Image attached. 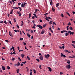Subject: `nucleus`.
<instances>
[{"label": "nucleus", "instance_id": "6ab92c4d", "mask_svg": "<svg viewBox=\"0 0 75 75\" xmlns=\"http://www.w3.org/2000/svg\"><path fill=\"white\" fill-rule=\"evenodd\" d=\"M50 24H52V21H50L49 22Z\"/></svg>", "mask_w": 75, "mask_h": 75}, {"label": "nucleus", "instance_id": "2eb2a0df", "mask_svg": "<svg viewBox=\"0 0 75 75\" xmlns=\"http://www.w3.org/2000/svg\"><path fill=\"white\" fill-rule=\"evenodd\" d=\"M48 69H49V71L50 72H51V68H50V67H48Z\"/></svg>", "mask_w": 75, "mask_h": 75}, {"label": "nucleus", "instance_id": "e433bc0d", "mask_svg": "<svg viewBox=\"0 0 75 75\" xmlns=\"http://www.w3.org/2000/svg\"><path fill=\"white\" fill-rule=\"evenodd\" d=\"M18 59H19L20 61H21V59H20V57H18Z\"/></svg>", "mask_w": 75, "mask_h": 75}, {"label": "nucleus", "instance_id": "39448f33", "mask_svg": "<svg viewBox=\"0 0 75 75\" xmlns=\"http://www.w3.org/2000/svg\"><path fill=\"white\" fill-rule=\"evenodd\" d=\"M39 58L41 60H43V57H42V55L41 56L39 57Z\"/></svg>", "mask_w": 75, "mask_h": 75}, {"label": "nucleus", "instance_id": "49530a36", "mask_svg": "<svg viewBox=\"0 0 75 75\" xmlns=\"http://www.w3.org/2000/svg\"><path fill=\"white\" fill-rule=\"evenodd\" d=\"M41 65H40L39 68H40V69H42V68H41Z\"/></svg>", "mask_w": 75, "mask_h": 75}, {"label": "nucleus", "instance_id": "69168bd1", "mask_svg": "<svg viewBox=\"0 0 75 75\" xmlns=\"http://www.w3.org/2000/svg\"><path fill=\"white\" fill-rule=\"evenodd\" d=\"M3 23H4V22L3 21H0V23H2L3 24Z\"/></svg>", "mask_w": 75, "mask_h": 75}, {"label": "nucleus", "instance_id": "c85d7f7f", "mask_svg": "<svg viewBox=\"0 0 75 75\" xmlns=\"http://www.w3.org/2000/svg\"><path fill=\"white\" fill-rule=\"evenodd\" d=\"M23 4H24V7L25 6V4H27V3H26L24 2Z\"/></svg>", "mask_w": 75, "mask_h": 75}, {"label": "nucleus", "instance_id": "052dcab7", "mask_svg": "<svg viewBox=\"0 0 75 75\" xmlns=\"http://www.w3.org/2000/svg\"><path fill=\"white\" fill-rule=\"evenodd\" d=\"M13 54H16V51L13 52Z\"/></svg>", "mask_w": 75, "mask_h": 75}, {"label": "nucleus", "instance_id": "58836bf2", "mask_svg": "<svg viewBox=\"0 0 75 75\" xmlns=\"http://www.w3.org/2000/svg\"><path fill=\"white\" fill-rule=\"evenodd\" d=\"M67 25H71V23L69 22Z\"/></svg>", "mask_w": 75, "mask_h": 75}, {"label": "nucleus", "instance_id": "4be33fe9", "mask_svg": "<svg viewBox=\"0 0 75 75\" xmlns=\"http://www.w3.org/2000/svg\"><path fill=\"white\" fill-rule=\"evenodd\" d=\"M64 55V54H63L62 53H61V57H62Z\"/></svg>", "mask_w": 75, "mask_h": 75}, {"label": "nucleus", "instance_id": "c756f323", "mask_svg": "<svg viewBox=\"0 0 75 75\" xmlns=\"http://www.w3.org/2000/svg\"><path fill=\"white\" fill-rule=\"evenodd\" d=\"M66 13L67 14L69 15V16L70 17V16H71L70 15V14H69V13L68 12H67Z\"/></svg>", "mask_w": 75, "mask_h": 75}, {"label": "nucleus", "instance_id": "774afa93", "mask_svg": "<svg viewBox=\"0 0 75 75\" xmlns=\"http://www.w3.org/2000/svg\"><path fill=\"white\" fill-rule=\"evenodd\" d=\"M32 18H33V19H34L35 17H34V16H33L32 17Z\"/></svg>", "mask_w": 75, "mask_h": 75}, {"label": "nucleus", "instance_id": "412c9836", "mask_svg": "<svg viewBox=\"0 0 75 75\" xmlns=\"http://www.w3.org/2000/svg\"><path fill=\"white\" fill-rule=\"evenodd\" d=\"M24 54H21V56L22 57V58H24Z\"/></svg>", "mask_w": 75, "mask_h": 75}, {"label": "nucleus", "instance_id": "864d4df0", "mask_svg": "<svg viewBox=\"0 0 75 75\" xmlns=\"http://www.w3.org/2000/svg\"><path fill=\"white\" fill-rule=\"evenodd\" d=\"M15 60V58H12V59H11L12 61H14Z\"/></svg>", "mask_w": 75, "mask_h": 75}, {"label": "nucleus", "instance_id": "bf43d9fd", "mask_svg": "<svg viewBox=\"0 0 75 75\" xmlns=\"http://www.w3.org/2000/svg\"><path fill=\"white\" fill-rule=\"evenodd\" d=\"M30 33H33V30H30Z\"/></svg>", "mask_w": 75, "mask_h": 75}, {"label": "nucleus", "instance_id": "6e6d98bb", "mask_svg": "<svg viewBox=\"0 0 75 75\" xmlns=\"http://www.w3.org/2000/svg\"><path fill=\"white\" fill-rule=\"evenodd\" d=\"M64 33V31L62 30L61 31V33H62V34H63V33Z\"/></svg>", "mask_w": 75, "mask_h": 75}, {"label": "nucleus", "instance_id": "4468645a", "mask_svg": "<svg viewBox=\"0 0 75 75\" xmlns=\"http://www.w3.org/2000/svg\"><path fill=\"white\" fill-rule=\"evenodd\" d=\"M27 59H28V61H30V58L29 57H28V56H27Z\"/></svg>", "mask_w": 75, "mask_h": 75}, {"label": "nucleus", "instance_id": "f704fd0d", "mask_svg": "<svg viewBox=\"0 0 75 75\" xmlns=\"http://www.w3.org/2000/svg\"><path fill=\"white\" fill-rule=\"evenodd\" d=\"M16 26L18 28H20V27H19V26H18V24L16 25Z\"/></svg>", "mask_w": 75, "mask_h": 75}, {"label": "nucleus", "instance_id": "338daca9", "mask_svg": "<svg viewBox=\"0 0 75 75\" xmlns=\"http://www.w3.org/2000/svg\"><path fill=\"white\" fill-rule=\"evenodd\" d=\"M27 21L28 23H30V21H29V20H27Z\"/></svg>", "mask_w": 75, "mask_h": 75}, {"label": "nucleus", "instance_id": "aec40b11", "mask_svg": "<svg viewBox=\"0 0 75 75\" xmlns=\"http://www.w3.org/2000/svg\"><path fill=\"white\" fill-rule=\"evenodd\" d=\"M22 23L21 24V26H23V24H24V23H23V21H21Z\"/></svg>", "mask_w": 75, "mask_h": 75}, {"label": "nucleus", "instance_id": "473e14b6", "mask_svg": "<svg viewBox=\"0 0 75 75\" xmlns=\"http://www.w3.org/2000/svg\"><path fill=\"white\" fill-rule=\"evenodd\" d=\"M21 41H22V40H23V38H20L19 39Z\"/></svg>", "mask_w": 75, "mask_h": 75}, {"label": "nucleus", "instance_id": "9d476101", "mask_svg": "<svg viewBox=\"0 0 75 75\" xmlns=\"http://www.w3.org/2000/svg\"><path fill=\"white\" fill-rule=\"evenodd\" d=\"M45 31V30H42V31L41 32V34H43L44 33Z\"/></svg>", "mask_w": 75, "mask_h": 75}, {"label": "nucleus", "instance_id": "a878e982", "mask_svg": "<svg viewBox=\"0 0 75 75\" xmlns=\"http://www.w3.org/2000/svg\"><path fill=\"white\" fill-rule=\"evenodd\" d=\"M45 19L46 20H47V21H49V20L48 19V17H46L45 18Z\"/></svg>", "mask_w": 75, "mask_h": 75}, {"label": "nucleus", "instance_id": "7c9ffc66", "mask_svg": "<svg viewBox=\"0 0 75 75\" xmlns=\"http://www.w3.org/2000/svg\"><path fill=\"white\" fill-rule=\"evenodd\" d=\"M33 72L35 74H36V71H35V70L33 69Z\"/></svg>", "mask_w": 75, "mask_h": 75}, {"label": "nucleus", "instance_id": "7ed1b4c3", "mask_svg": "<svg viewBox=\"0 0 75 75\" xmlns=\"http://www.w3.org/2000/svg\"><path fill=\"white\" fill-rule=\"evenodd\" d=\"M66 68L68 69H70L71 68V66L70 65V64L67 65Z\"/></svg>", "mask_w": 75, "mask_h": 75}, {"label": "nucleus", "instance_id": "bb28decb", "mask_svg": "<svg viewBox=\"0 0 75 75\" xmlns=\"http://www.w3.org/2000/svg\"><path fill=\"white\" fill-rule=\"evenodd\" d=\"M18 8H19L20 11H21V10H22L21 8L20 7H18Z\"/></svg>", "mask_w": 75, "mask_h": 75}, {"label": "nucleus", "instance_id": "6e6552de", "mask_svg": "<svg viewBox=\"0 0 75 75\" xmlns=\"http://www.w3.org/2000/svg\"><path fill=\"white\" fill-rule=\"evenodd\" d=\"M50 5L52 6V0H50Z\"/></svg>", "mask_w": 75, "mask_h": 75}, {"label": "nucleus", "instance_id": "5fc2aeb1", "mask_svg": "<svg viewBox=\"0 0 75 75\" xmlns=\"http://www.w3.org/2000/svg\"><path fill=\"white\" fill-rule=\"evenodd\" d=\"M71 42H72V43H73V44H75V41H72Z\"/></svg>", "mask_w": 75, "mask_h": 75}, {"label": "nucleus", "instance_id": "f8f14e48", "mask_svg": "<svg viewBox=\"0 0 75 75\" xmlns=\"http://www.w3.org/2000/svg\"><path fill=\"white\" fill-rule=\"evenodd\" d=\"M13 10L12 9V10H11V11L10 12V14H13Z\"/></svg>", "mask_w": 75, "mask_h": 75}, {"label": "nucleus", "instance_id": "37998d69", "mask_svg": "<svg viewBox=\"0 0 75 75\" xmlns=\"http://www.w3.org/2000/svg\"><path fill=\"white\" fill-rule=\"evenodd\" d=\"M10 67L9 66H7V69H10Z\"/></svg>", "mask_w": 75, "mask_h": 75}, {"label": "nucleus", "instance_id": "393cba45", "mask_svg": "<svg viewBox=\"0 0 75 75\" xmlns=\"http://www.w3.org/2000/svg\"><path fill=\"white\" fill-rule=\"evenodd\" d=\"M64 52H69V51L68 50H64Z\"/></svg>", "mask_w": 75, "mask_h": 75}, {"label": "nucleus", "instance_id": "72a5a7b5", "mask_svg": "<svg viewBox=\"0 0 75 75\" xmlns=\"http://www.w3.org/2000/svg\"><path fill=\"white\" fill-rule=\"evenodd\" d=\"M24 4H21V7H23L24 6Z\"/></svg>", "mask_w": 75, "mask_h": 75}, {"label": "nucleus", "instance_id": "603ef678", "mask_svg": "<svg viewBox=\"0 0 75 75\" xmlns=\"http://www.w3.org/2000/svg\"><path fill=\"white\" fill-rule=\"evenodd\" d=\"M13 20H14V22H15V23H16V18H14L13 19Z\"/></svg>", "mask_w": 75, "mask_h": 75}, {"label": "nucleus", "instance_id": "de8ad7c7", "mask_svg": "<svg viewBox=\"0 0 75 75\" xmlns=\"http://www.w3.org/2000/svg\"><path fill=\"white\" fill-rule=\"evenodd\" d=\"M71 33L72 35H74V32H71Z\"/></svg>", "mask_w": 75, "mask_h": 75}, {"label": "nucleus", "instance_id": "a19ab883", "mask_svg": "<svg viewBox=\"0 0 75 75\" xmlns=\"http://www.w3.org/2000/svg\"><path fill=\"white\" fill-rule=\"evenodd\" d=\"M71 45H72V46L73 47H74V48H75V45H74V44H72Z\"/></svg>", "mask_w": 75, "mask_h": 75}, {"label": "nucleus", "instance_id": "423d86ee", "mask_svg": "<svg viewBox=\"0 0 75 75\" xmlns=\"http://www.w3.org/2000/svg\"><path fill=\"white\" fill-rule=\"evenodd\" d=\"M9 34L11 37H13V35L11 34V32L10 31H9Z\"/></svg>", "mask_w": 75, "mask_h": 75}, {"label": "nucleus", "instance_id": "09e8293b", "mask_svg": "<svg viewBox=\"0 0 75 75\" xmlns=\"http://www.w3.org/2000/svg\"><path fill=\"white\" fill-rule=\"evenodd\" d=\"M14 31H15V32H18V30H14Z\"/></svg>", "mask_w": 75, "mask_h": 75}, {"label": "nucleus", "instance_id": "0eeeda50", "mask_svg": "<svg viewBox=\"0 0 75 75\" xmlns=\"http://www.w3.org/2000/svg\"><path fill=\"white\" fill-rule=\"evenodd\" d=\"M36 26V25L35 24H34V25L33 26V27L32 28H34V29H35V26Z\"/></svg>", "mask_w": 75, "mask_h": 75}, {"label": "nucleus", "instance_id": "79ce46f5", "mask_svg": "<svg viewBox=\"0 0 75 75\" xmlns=\"http://www.w3.org/2000/svg\"><path fill=\"white\" fill-rule=\"evenodd\" d=\"M63 31L64 33H68V31H67L63 30Z\"/></svg>", "mask_w": 75, "mask_h": 75}, {"label": "nucleus", "instance_id": "f257e3e1", "mask_svg": "<svg viewBox=\"0 0 75 75\" xmlns=\"http://www.w3.org/2000/svg\"><path fill=\"white\" fill-rule=\"evenodd\" d=\"M50 55L49 54H47V55L46 54L45 55V58H46V59H48V57H50Z\"/></svg>", "mask_w": 75, "mask_h": 75}, {"label": "nucleus", "instance_id": "f03ea898", "mask_svg": "<svg viewBox=\"0 0 75 75\" xmlns=\"http://www.w3.org/2000/svg\"><path fill=\"white\" fill-rule=\"evenodd\" d=\"M20 62H18V63H17L16 64H14V65L15 66H16V67H19V66L20 65Z\"/></svg>", "mask_w": 75, "mask_h": 75}, {"label": "nucleus", "instance_id": "f3484780", "mask_svg": "<svg viewBox=\"0 0 75 75\" xmlns=\"http://www.w3.org/2000/svg\"><path fill=\"white\" fill-rule=\"evenodd\" d=\"M19 71H20V69H18L16 70V71L17 73H19Z\"/></svg>", "mask_w": 75, "mask_h": 75}, {"label": "nucleus", "instance_id": "8fccbe9b", "mask_svg": "<svg viewBox=\"0 0 75 75\" xmlns=\"http://www.w3.org/2000/svg\"><path fill=\"white\" fill-rule=\"evenodd\" d=\"M61 16L62 17H64V14H63V13L61 14Z\"/></svg>", "mask_w": 75, "mask_h": 75}, {"label": "nucleus", "instance_id": "13d9d810", "mask_svg": "<svg viewBox=\"0 0 75 75\" xmlns=\"http://www.w3.org/2000/svg\"><path fill=\"white\" fill-rule=\"evenodd\" d=\"M8 3H10L11 4H12V3H13V2H12V1H9L8 2Z\"/></svg>", "mask_w": 75, "mask_h": 75}, {"label": "nucleus", "instance_id": "ddd939ff", "mask_svg": "<svg viewBox=\"0 0 75 75\" xmlns=\"http://www.w3.org/2000/svg\"><path fill=\"white\" fill-rule=\"evenodd\" d=\"M69 29L71 30H73V28H72V27H69Z\"/></svg>", "mask_w": 75, "mask_h": 75}, {"label": "nucleus", "instance_id": "20e7f679", "mask_svg": "<svg viewBox=\"0 0 75 75\" xmlns=\"http://www.w3.org/2000/svg\"><path fill=\"white\" fill-rule=\"evenodd\" d=\"M37 27H38L39 28H40V29H42L43 28L42 27L41 25H37Z\"/></svg>", "mask_w": 75, "mask_h": 75}, {"label": "nucleus", "instance_id": "0e129e2a", "mask_svg": "<svg viewBox=\"0 0 75 75\" xmlns=\"http://www.w3.org/2000/svg\"><path fill=\"white\" fill-rule=\"evenodd\" d=\"M21 3H19L18 4V5L19 6H20V5H21Z\"/></svg>", "mask_w": 75, "mask_h": 75}, {"label": "nucleus", "instance_id": "680f3d73", "mask_svg": "<svg viewBox=\"0 0 75 75\" xmlns=\"http://www.w3.org/2000/svg\"><path fill=\"white\" fill-rule=\"evenodd\" d=\"M5 41H6V42H8V40H5Z\"/></svg>", "mask_w": 75, "mask_h": 75}, {"label": "nucleus", "instance_id": "5701e85b", "mask_svg": "<svg viewBox=\"0 0 75 75\" xmlns=\"http://www.w3.org/2000/svg\"><path fill=\"white\" fill-rule=\"evenodd\" d=\"M52 10L53 11H55V9L54 8L52 7Z\"/></svg>", "mask_w": 75, "mask_h": 75}, {"label": "nucleus", "instance_id": "dca6fc26", "mask_svg": "<svg viewBox=\"0 0 75 75\" xmlns=\"http://www.w3.org/2000/svg\"><path fill=\"white\" fill-rule=\"evenodd\" d=\"M2 68L3 70H6V69L5 68V67H4V66H2Z\"/></svg>", "mask_w": 75, "mask_h": 75}, {"label": "nucleus", "instance_id": "1a4fd4ad", "mask_svg": "<svg viewBox=\"0 0 75 75\" xmlns=\"http://www.w3.org/2000/svg\"><path fill=\"white\" fill-rule=\"evenodd\" d=\"M37 10H38L39 11H40V10H39L38 9H35V11L34 12L35 13H37Z\"/></svg>", "mask_w": 75, "mask_h": 75}, {"label": "nucleus", "instance_id": "c9c22d12", "mask_svg": "<svg viewBox=\"0 0 75 75\" xmlns=\"http://www.w3.org/2000/svg\"><path fill=\"white\" fill-rule=\"evenodd\" d=\"M68 33H65V36H68Z\"/></svg>", "mask_w": 75, "mask_h": 75}, {"label": "nucleus", "instance_id": "b1692460", "mask_svg": "<svg viewBox=\"0 0 75 75\" xmlns=\"http://www.w3.org/2000/svg\"><path fill=\"white\" fill-rule=\"evenodd\" d=\"M8 22H9V23H10V24H11V25H12V24L11 23V21H10V20H9Z\"/></svg>", "mask_w": 75, "mask_h": 75}, {"label": "nucleus", "instance_id": "a211bd4d", "mask_svg": "<svg viewBox=\"0 0 75 75\" xmlns=\"http://www.w3.org/2000/svg\"><path fill=\"white\" fill-rule=\"evenodd\" d=\"M31 13H30L29 14V18H30L31 17Z\"/></svg>", "mask_w": 75, "mask_h": 75}, {"label": "nucleus", "instance_id": "c03bdc74", "mask_svg": "<svg viewBox=\"0 0 75 75\" xmlns=\"http://www.w3.org/2000/svg\"><path fill=\"white\" fill-rule=\"evenodd\" d=\"M4 23H5V24H7V22H6V21H4Z\"/></svg>", "mask_w": 75, "mask_h": 75}, {"label": "nucleus", "instance_id": "9b49d317", "mask_svg": "<svg viewBox=\"0 0 75 75\" xmlns=\"http://www.w3.org/2000/svg\"><path fill=\"white\" fill-rule=\"evenodd\" d=\"M27 36H28V37L29 38H30V37L31 36V35H30L29 33H27Z\"/></svg>", "mask_w": 75, "mask_h": 75}, {"label": "nucleus", "instance_id": "a18cd8bd", "mask_svg": "<svg viewBox=\"0 0 75 75\" xmlns=\"http://www.w3.org/2000/svg\"><path fill=\"white\" fill-rule=\"evenodd\" d=\"M12 2H13V4H14V3H15V2H14V0H12Z\"/></svg>", "mask_w": 75, "mask_h": 75}, {"label": "nucleus", "instance_id": "3c124183", "mask_svg": "<svg viewBox=\"0 0 75 75\" xmlns=\"http://www.w3.org/2000/svg\"><path fill=\"white\" fill-rule=\"evenodd\" d=\"M22 63L23 64H26V63H27V62L26 61H25V62H23Z\"/></svg>", "mask_w": 75, "mask_h": 75}, {"label": "nucleus", "instance_id": "4d7b16f0", "mask_svg": "<svg viewBox=\"0 0 75 75\" xmlns=\"http://www.w3.org/2000/svg\"><path fill=\"white\" fill-rule=\"evenodd\" d=\"M34 16L36 18H38V17H37V16L36 15H34Z\"/></svg>", "mask_w": 75, "mask_h": 75}, {"label": "nucleus", "instance_id": "cd10ccee", "mask_svg": "<svg viewBox=\"0 0 75 75\" xmlns=\"http://www.w3.org/2000/svg\"><path fill=\"white\" fill-rule=\"evenodd\" d=\"M67 30H69V26H67Z\"/></svg>", "mask_w": 75, "mask_h": 75}, {"label": "nucleus", "instance_id": "e2e57ef3", "mask_svg": "<svg viewBox=\"0 0 75 75\" xmlns=\"http://www.w3.org/2000/svg\"><path fill=\"white\" fill-rule=\"evenodd\" d=\"M54 24H55V25H56V23H55L53 22V25H54Z\"/></svg>", "mask_w": 75, "mask_h": 75}, {"label": "nucleus", "instance_id": "2f4dec72", "mask_svg": "<svg viewBox=\"0 0 75 75\" xmlns=\"http://www.w3.org/2000/svg\"><path fill=\"white\" fill-rule=\"evenodd\" d=\"M59 6V3H57L56 4V7H58V6Z\"/></svg>", "mask_w": 75, "mask_h": 75}, {"label": "nucleus", "instance_id": "ea45409f", "mask_svg": "<svg viewBox=\"0 0 75 75\" xmlns=\"http://www.w3.org/2000/svg\"><path fill=\"white\" fill-rule=\"evenodd\" d=\"M36 61H38V62H40V60L39 59H37Z\"/></svg>", "mask_w": 75, "mask_h": 75}, {"label": "nucleus", "instance_id": "4c0bfd02", "mask_svg": "<svg viewBox=\"0 0 75 75\" xmlns=\"http://www.w3.org/2000/svg\"><path fill=\"white\" fill-rule=\"evenodd\" d=\"M67 63L68 64H70V62L69 60H68L67 62Z\"/></svg>", "mask_w": 75, "mask_h": 75}]
</instances>
